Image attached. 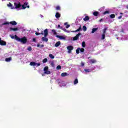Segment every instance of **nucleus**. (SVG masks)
<instances>
[{
  "mask_svg": "<svg viewBox=\"0 0 128 128\" xmlns=\"http://www.w3.org/2000/svg\"><path fill=\"white\" fill-rule=\"evenodd\" d=\"M0 46H6V42L2 40L0 42Z\"/></svg>",
  "mask_w": 128,
  "mask_h": 128,
  "instance_id": "9d476101",
  "label": "nucleus"
},
{
  "mask_svg": "<svg viewBox=\"0 0 128 128\" xmlns=\"http://www.w3.org/2000/svg\"><path fill=\"white\" fill-rule=\"evenodd\" d=\"M83 20L84 22H86V20H90V17L88 16H86Z\"/></svg>",
  "mask_w": 128,
  "mask_h": 128,
  "instance_id": "6ab92c4d",
  "label": "nucleus"
},
{
  "mask_svg": "<svg viewBox=\"0 0 128 128\" xmlns=\"http://www.w3.org/2000/svg\"><path fill=\"white\" fill-rule=\"evenodd\" d=\"M28 50H29V52H30L32 50V47L29 46L28 48H27Z\"/></svg>",
  "mask_w": 128,
  "mask_h": 128,
  "instance_id": "37998d69",
  "label": "nucleus"
},
{
  "mask_svg": "<svg viewBox=\"0 0 128 128\" xmlns=\"http://www.w3.org/2000/svg\"><path fill=\"white\" fill-rule=\"evenodd\" d=\"M74 84H78V78H76L74 82Z\"/></svg>",
  "mask_w": 128,
  "mask_h": 128,
  "instance_id": "393cba45",
  "label": "nucleus"
},
{
  "mask_svg": "<svg viewBox=\"0 0 128 128\" xmlns=\"http://www.w3.org/2000/svg\"><path fill=\"white\" fill-rule=\"evenodd\" d=\"M56 10H60V6H58L56 8Z\"/></svg>",
  "mask_w": 128,
  "mask_h": 128,
  "instance_id": "72a5a7b5",
  "label": "nucleus"
},
{
  "mask_svg": "<svg viewBox=\"0 0 128 128\" xmlns=\"http://www.w3.org/2000/svg\"><path fill=\"white\" fill-rule=\"evenodd\" d=\"M110 18H116V15L114 14H111L110 16Z\"/></svg>",
  "mask_w": 128,
  "mask_h": 128,
  "instance_id": "bb28decb",
  "label": "nucleus"
},
{
  "mask_svg": "<svg viewBox=\"0 0 128 128\" xmlns=\"http://www.w3.org/2000/svg\"><path fill=\"white\" fill-rule=\"evenodd\" d=\"M56 38H60V40H66V37H64V36L56 35Z\"/></svg>",
  "mask_w": 128,
  "mask_h": 128,
  "instance_id": "9b49d317",
  "label": "nucleus"
},
{
  "mask_svg": "<svg viewBox=\"0 0 128 128\" xmlns=\"http://www.w3.org/2000/svg\"><path fill=\"white\" fill-rule=\"evenodd\" d=\"M49 57L50 58H54V56L52 55V54H49Z\"/></svg>",
  "mask_w": 128,
  "mask_h": 128,
  "instance_id": "4c0bfd02",
  "label": "nucleus"
},
{
  "mask_svg": "<svg viewBox=\"0 0 128 128\" xmlns=\"http://www.w3.org/2000/svg\"><path fill=\"white\" fill-rule=\"evenodd\" d=\"M2 40V38H0V42Z\"/></svg>",
  "mask_w": 128,
  "mask_h": 128,
  "instance_id": "5fc2aeb1",
  "label": "nucleus"
},
{
  "mask_svg": "<svg viewBox=\"0 0 128 128\" xmlns=\"http://www.w3.org/2000/svg\"><path fill=\"white\" fill-rule=\"evenodd\" d=\"M104 21V19L102 18H101L99 20V22H103Z\"/></svg>",
  "mask_w": 128,
  "mask_h": 128,
  "instance_id": "09e8293b",
  "label": "nucleus"
},
{
  "mask_svg": "<svg viewBox=\"0 0 128 128\" xmlns=\"http://www.w3.org/2000/svg\"><path fill=\"white\" fill-rule=\"evenodd\" d=\"M104 38H106V34H102L101 40H104Z\"/></svg>",
  "mask_w": 128,
  "mask_h": 128,
  "instance_id": "c9c22d12",
  "label": "nucleus"
},
{
  "mask_svg": "<svg viewBox=\"0 0 128 128\" xmlns=\"http://www.w3.org/2000/svg\"><path fill=\"white\" fill-rule=\"evenodd\" d=\"M120 14H122V12H120Z\"/></svg>",
  "mask_w": 128,
  "mask_h": 128,
  "instance_id": "6e6d98bb",
  "label": "nucleus"
},
{
  "mask_svg": "<svg viewBox=\"0 0 128 128\" xmlns=\"http://www.w3.org/2000/svg\"><path fill=\"white\" fill-rule=\"evenodd\" d=\"M84 70L86 72H92L90 69H84Z\"/></svg>",
  "mask_w": 128,
  "mask_h": 128,
  "instance_id": "7c9ffc66",
  "label": "nucleus"
},
{
  "mask_svg": "<svg viewBox=\"0 0 128 128\" xmlns=\"http://www.w3.org/2000/svg\"><path fill=\"white\" fill-rule=\"evenodd\" d=\"M122 18V16H119L118 17V20H120V18Z\"/></svg>",
  "mask_w": 128,
  "mask_h": 128,
  "instance_id": "8fccbe9b",
  "label": "nucleus"
},
{
  "mask_svg": "<svg viewBox=\"0 0 128 128\" xmlns=\"http://www.w3.org/2000/svg\"><path fill=\"white\" fill-rule=\"evenodd\" d=\"M48 62V58H45L42 60L43 64H46Z\"/></svg>",
  "mask_w": 128,
  "mask_h": 128,
  "instance_id": "f704fd0d",
  "label": "nucleus"
},
{
  "mask_svg": "<svg viewBox=\"0 0 128 128\" xmlns=\"http://www.w3.org/2000/svg\"><path fill=\"white\" fill-rule=\"evenodd\" d=\"M80 52H84V48H80Z\"/></svg>",
  "mask_w": 128,
  "mask_h": 128,
  "instance_id": "a19ab883",
  "label": "nucleus"
},
{
  "mask_svg": "<svg viewBox=\"0 0 128 128\" xmlns=\"http://www.w3.org/2000/svg\"><path fill=\"white\" fill-rule=\"evenodd\" d=\"M108 30V28H106L103 30V34H106V30Z\"/></svg>",
  "mask_w": 128,
  "mask_h": 128,
  "instance_id": "2f4dec72",
  "label": "nucleus"
},
{
  "mask_svg": "<svg viewBox=\"0 0 128 128\" xmlns=\"http://www.w3.org/2000/svg\"><path fill=\"white\" fill-rule=\"evenodd\" d=\"M36 66H40V64L36 63Z\"/></svg>",
  "mask_w": 128,
  "mask_h": 128,
  "instance_id": "de8ad7c7",
  "label": "nucleus"
},
{
  "mask_svg": "<svg viewBox=\"0 0 128 128\" xmlns=\"http://www.w3.org/2000/svg\"><path fill=\"white\" fill-rule=\"evenodd\" d=\"M66 76H68V73L66 72H63V73H62L61 74V76H62V77Z\"/></svg>",
  "mask_w": 128,
  "mask_h": 128,
  "instance_id": "412c9836",
  "label": "nucleus"
},
{
  "mask_svg": "<svg viewBox=\"0 0 128 128\" xmlns=\"http://www.w3.org/2000/svg\"><path fill=\"white\" fill-rule=\"evenodd\" d=\"M44 74H50V71L48 70V66H46L44 68Z\"/></svg>",
  "mask_w": 128,
  "mask_h": 128,
  "instance_id": "20e7f679",
  "label": "nucleus"
},
{
  "mask_svg": "<svg viewBox=\"0 0 128 128\" xmlns=\"http://www.w3.org/2000/svg\"><path fill=\"white\" fill-rule=\"evenodd\" d=\"M81 66H84V64L82 63V64H81Z\"/></svg>",
  "mask_w": 128,
  "mask_h": 128,
  "instance_id": "3c124183",
  "label": "nucleus"
},
{
  "mask_svg": "<svg viewBox=\"0 0 128 128\" xmlns=\"http://www.w3.org/2000/svg\"><path fill=\"white\" fill-rule=\"evenodd\" d=\"M8 6H9V8H11L12 10H14V6H12V3L10 2L9 4H8Z\"/></svg>",
  "mask_w": 128,
  "mask_h": 128,
  "instance_id": "4468645a",
  "label": "nucleus"
},
{
  "mask_svg": "<svg viewBox=\"0 0 128 128\" xmlns=\"http://www.w3.org/2000/svg\"><path fill=\"white\" fill-rule=\"evenodd\" d=\"M57 80H60V79H58Z\"/></svg>",
  "mask_w": 128,
  "mask_h": 128,
  "instance_id": "4d7b16f0",
  "label": "nucleus"
},
{
  "mask_svg": "<svg viewBox=\"0 0 128 128\" xmlns=\"http://www.w3.org/2000/svg\"><path fill=\"white\" fill-rule=\"evenodd\" d=\"M64 26H66V28H70V25L68 24V22H65L64 24Z\"/></svg>",
  "mask_w": 128,
  "mask_h": 128,
  "instance_id": "5701e85b",
  "label": "nucleus"
},
{
  "mask_svg": "<svg viewBox=\"0 0 128 128\" xmlns=\"http://www.w3.org/2000/svg\"><path fill=\"white\" fill-rule=\"evenodd\" d=\"M10 36L11 38H12V39L16 38L14 36H12L10 35Z\"/></svg>",
  "mask_w": 128,
  "mask_h": 128,
  "instance_id": "49530a36",
  "label": "nucleus"
},
{
  "mask_svg": "<svg viewBox=\"0 0 128 128\" xmlns=\"http://www.w3.org/2000/svg\"><path fill=\"white\" fill-rule=\"evenodd\" d=\"M14 8H16L17 10L18 8H19L20 10H22V4H20V2H14Z\"/></svg>",
  "mask_w": 128,
  "mask_h": 128,
  "instance_id": "7ed1b4c3",
  "label": "nucleus"
},
{
  "mask_svg": "<svg viewBox=\"0 0 128 128\" xmlns=\"http://www.w3.org/2000/svg\"><path fill=\"white\" fill-rule=\"evenodd\" d=\"M80 30H82V26H80L77 30L72 31V32H80Z\"/></svg>",
  "mask_w": 128,
  "mask_h": 128,
  "instance_id": "2eb2a0df",
  "label": "nucleus"
},
{
  "mask_svg": "<svg viewBox=\"0 0 128 128\" xmlns=\"http://www.w3.org/2000/svg\"><path fill=\"white\" fill-rule=\"evenodd\" d=\"M56 70H62V66L58 65L56 66Z\"/></svg>",
  "mask_w": 128,
  "mask_h": 128,
  "instance_id": "ea45409f",
  "label": "nucleus"
},
{
  "mask_svg": "<svg viewBox=\"0 0 128 128\" xmlns=\"http://www.w3.org/2000/svg\"><path fill=\"white\" fill-rule=\"evenodd\" d=\"M42 42H48V38L44 36V37L42 38Z\"/></svg>",
  "mask_w": 128,
  "mask_h": 128,
  "instance_id": "1a4fd4ad",
  "label": "nucleus"
},
{
  "mask_svg": "<svg viewBox=\"0 0 128 128\" xmlns=\"http://www.w3.org/2000/svg\"><path fill=\"white\" fill-rule=\"evenodd\" d=\"M28 2H25L23 5H22V8L23 10H26V8H30V6H28Z\"/></svg>",
  "mask_w": 128,
  "mask_h": 128,
  "instance_id": "39448f33",
  "label": "nucleus"
},
{
  "mask_svg": "<svg viewBox=\"0 0 128 128\" xmlns=\"http://www.w3.org/2000/svg\"><path fill=\"white\" fill-rule=\"evenodd\" d=\"M60 46V41L56 42L55 44L56 48H58V46Z\"/></svg>",
  "mask_w": 128,
  "mask_h": 128,
  "instance_id": "a211bd4d",
  "label": "nucleus"
},
{
  "mask_svg": "<svg viewBox=\"0 0 128 128\" xmlns=\"http://www.w3.org/2000/svg\"><path fill=\"white\" fill-rule=\"evenodd\" d=\"M43 34H44V36L45 38H46L48 36V29H45Z\"/></svg>",
  "mask_w": 128,
  "mask_h": 128,
  "instance_id": "0eeeda50",
  "label": "nucleus"
},
{
  "mask_svg": "<svg viewBox=\"0 0 128 128\" xmlns=\"http://www.w3.org/2000/svg\"><path fill=\"white\" fill-rule=\"evenodd\" d=\"M98 30V28H93L92 29V34H94L95 32H96Z\"/></svg>",
  "mask_w": 128,
  "mask_h": 128,
  "instance_id": "aec40b11",
  "label": "nucleus"
},
{
  "mask_svg": "<svg viewBox=\"0 0 128 128\" xmlns=\"http://www.w3.org/2000/svg\"><path fill=\"white\" fill-rule=\"evenodd\" d=\"M44 44H42V45H40V44H37V47L38 48H44Z\"/></svg>",
  "mask_w": 128,
  "mask_h": 128,
  "instance_id": "c756f323",
  "label": "nucleus"
},
{
  "mask_svg": "<svg viewBox=\"0 0 128 128\" xmlns=\"http://www.w3.org/2000/svg\"><path fill=\"white\" fill-rule=\"evenodd\" d=\"M5 60L6 62H10V60H12V58L10 57V58H6L5 59Z\"/></svg>",
  "mask_w": 128,
  "mask_h": 128,
  "instance_id": "c85d7f7f",
  "label": "nucleus"
},
{
  "mask_svg": "<svg viewBox=\"0 0 128 128\" xmlns=\"http://www.w3.org/2000/svg\"><path fill=\"white\" fill-rule=\"evenodd\" d=\"M67 50H68V52H72V50H74V46H68L67 47Z\"/></svg>",
  "mask_w": 128,
  "mask_h": 128,
  "instance_id": "6e6552de",
  "label": "nucleus"
},
{
  "mask_svg": "<svg viewBox=\"0 0 128 128\" xmlns=\"http://www.w3.org/2000/svg\"><path fill=\"white\" fill-rule=\"evenodd\" d=\"M15 40H17L18 42H20L21 44H26V42H28V39L26 38V37L24 36L22 38H18V36L16 34L14 35Z\"/></svg>",
  "mask_w": 128,
  "mask_h": 128,
  "instance_id": "f257e3e1",
  "label": "nucleus"
},
{
  "mask_svg": "<svg viewBox=\"0 0 128 128\" xmlns=\"http://www.w3.org/2000/svg\"><path fill=\"white\" fill-rule=\"evenodd\" d=\"M62 26H60V25L58 24V28H61Z\"/></svg>",
  "mask_w": 128,
  "mask_h": 128,
  "instance_id": "603ef678",
  "label": "nucleus"
},
{
  "mask_svg": "<svg viewBox=\"0 0 128 128\" xmlns=\"http://www.w3.org/2000/svg\"><path fill=\"white\" fill-rule=\"evenodd\" d=\"M93 14L94 16H98V12H94Z\"/></svg>",
  "mask_w": 128,
  "mask_h": 128,
  "instance_id": "4be33fe9",
  "label": "nucleus"
},
{
  "mask_svg": "<svg viewBox=\"0 0 128 128\" xmlns=\"http://www.w3.org/2000/svg\"><path fill=\"white\" fill-rule=\"evenodd\" d=\"M12 24V26H16L18 23L16 21H12L10 22H5L2 24V26H6V24Z\"/></svg>",
  "mask_w": 128,
  "mask_h": 128,
  "instance_id": "f03ea898",
  "label": "nucleus"
},
{
  "mask_svg": "<svg viewBox=\"0 0 128 128\" xmlns=\"http://www.w3.org/2000/svg\"><path fill=\"white\" fill-rule=\"evenodd\" d=\"M52 32L53 34H54V36H56V34H58L56 31L54 30V29L52 30Z\"/></svg>",
  "mask_w": 128,
  "mask_h": 128,
  "instance_id": "f3484780",
  "label": "nucleus"
},
{
  "mask_svg": "<svg viewBox=\"0 0 128 128\" xmlns=\"http://www.w3.org/2000/svg\"><path fill=\"white\" fill-rule=\"evenodd\" d=\"M126 8L127 10H128V5H127V6H126Z\"/></svg>",
  "mask_w": 128,
  "mask_h": 128,
  "instance_id": "864d4df0",
  "label": "nucleus"
},
{
  "mask_svg": "<svg viewBox=\"0 0 128 128\" xmlns=\"http://www.w3.org/2000/svg\"><path fill=\"white\" fill-rule=\"evenodd\" d=\"M82 36V33L80 32L78 34L76 35V36H74L73 38V40H78V38H80V36Z\"/></svg>",
  "mask_w": 128,
  "mask_h": 128,
  "instance_id": "423d86ee",
  "label": "nucleus"
},
{
  "mask_svg": "<svg viewBox=\"0 0 128 128\" xmlns=\"http://www.w3.org/2000/svg\"><path fill=\"white\" fill-rule=\"evenodd\" d=\"M60 28V30H64V32H66V29L63 28L62 26H61Z\"/></svg>",
  "mask_w": 128,
  "mask_h": 128,
  "instance_id": "79ce46f5",
  "label": "nucleus"
},
{
  "mask_svg": "<svg viewBox=\"0 0 128 128\" xmlns=\"http://www.w3.org/2000/svg\"><path fill=\"white\" fill-rule=\"evenodd\" d=\"M82 30L84 32H86V26H84L82 27Z\"/></svg>",
  "mask_w": 128,
  "mask_h": 128,
  "instance_id": "e433bc0d",
  "label": "nucleus"
},
{
  "mask_svg": "<svg viewBox=\"0 0 128 128\" xmlns=\"http://www.w3.org/2000/svg\"><path fill=\"white\" fill-rule=\"evenodd\" d=\"M110 14V11H108V10H106V11H105V12H103V14L104 16V15H106V14Z\"/></svg>",
  "mask_w": 128,
  "mask_h": 128,
  "instance_id": "a878e982",
  "label": "nucleus"
},
{
  "mask_svg": "<svg viewBox=\"0 0 128 128\" xmlns=\"http://www.w3.org/2000/svg\"><path fill=\"white\" fill-rule=\"evenodd\" d=\"M10 30H13L14 32H16V30H18V28H10Z\"/></svg>",
  "mask_w": 128,
  "mask_h": 128,
  "instance_id": "dca6fc26",
  "label": "nucleus"
},
{
  "mask_svg": "<svg viewBox=\"0 0 128 128\" xmlns=\"http://www.w3.org/2000/svg\"><path fill=\"white\" fill-rule=\"evenodd\" d=\"M55 16L56 18H60V12H56Z\"/></svg>",
  "mask_w": 128,
  "mask_h": 128,
  "instance_id": "f8f14e48",
  "label": "nucleus"
},
{
  "mask_svg": "<svg viewBox=\"0 0 128 128\" xmlns=\"http://www.w3.org/2000/svg\"><path fill=\"white\" fill-rule=\"evenodd\" d=\"M32 41H33L34 42H36V38H33Z\"/></svg>",
  "mask_w": 128,
  "mask_h": 128,
  "instance_id": "a18cd8bd",
  "label": "nucleus"
},
{
  "mask_svg": "<svg viewBox=\"0 0 128 128\" xmlns=\"http://www.w3.org/2000/svg\"><path fill=\"white\" fill-rule=\"evenodd\" d=\"M82 48H86V42H82Z\"/></svg>",
  "mask_w": 128,
  "mask_h": 128,
  "instance_id": "58836bf2",
  "label": "nucleus"
},
{
  "mask_svg": "<svg viewBox=\"0 0 128 128\" xmlns=\"http://www.w3.org/2000/svg\"><path fill=\"white\" fill-rule=\"evenodd\" d=\"M90 64H96V60L94 59H92L90 60Z\"/></svg>",
  "mask_w": 128,
  "mask_h": 128,
  "instance_id": "ddd939ff",
  "label": "nucleus"
},
{
  "mask_svg": "<svg viewBox=\"0 0 128 128\" xmlns=\"http://www.w3.org/2000/svg\"><path fill=\"white\" fill-rule=\"evenodd\" d=\"M80 48H78L76 50V54H80Z\"/></svg>",
  "mask_w": 128,
  "mask_h": 128,
  "instance_id": "473e14b6",
  "label": "nucleus"
},
{
  "mask_svg": "<svg viewBox=\"0 0 128 128\" xmlns=\"http://www.w3.org/2000/svg\"><path fill=\"white\" fill-rule=\"evenodd\" d=\"M35 34H36V36H40V34H42V36H44V32L42 31L41 33H38V32H36L35 33Z\"/></svg>",
  "mask_w": 128,
  "mask_h": 128,
  "instance_id": "cd10ccee",
  "label": "nucleus"
},
{
  "mask_svg": "<svg viewBox=\"0 0 128 128\" xmlns=\"http://www.w3.org/2000/svg\"><path fill=\"white\" fill-rule=\"evenodd\" d=\"M50 65L52 66H54V62H52L50 64Z\"/></svg>",
  "mask_w": 128,
  "mask_h": 128,
  "instance_id": "c03bdc74",
  "label": "nucleus"
},
{
  "mask_svg": "<svg viewBox=\"0 0 128 128\" xmlns=\"http://www.w3.org/2000/svg\"><path fill=\"white\" fill-rule=\"evenodd\" d=\"M30 66H36V62H30Z\"/></svg>",
  "mask_w": 128,
  "mask_h": 128,
  "instance_id": "b1692460",
  "label": "nucleus"
}]
</instances>
